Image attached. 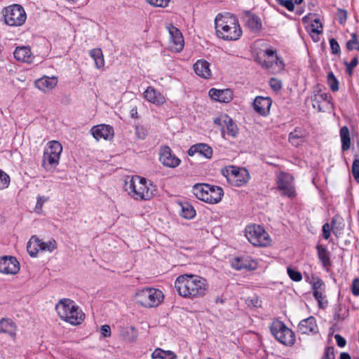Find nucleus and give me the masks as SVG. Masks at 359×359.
Segmentation results:
<instances>
[{
	"instance_id": "f257e3e1",
	"label": "nucleus",
	"mask_w": 359,
	"mask_h": 359,
	"mask_svg": "<svg viewBox=\"0 0 359 359\" xmlns=\"http://www.w3.org/2000/svg\"><path fill=\"white\" fill-rule=\"evenodd\" d=\"M175 287L181 297L194 299L206 295L208 292V283L203 277L186 273L177 278Z\"/></svg>"
},
{
	"instance_id": "f03ea898",
	"label": "nucleus",
	"mask_w": 359,
	"mask_h": 359,
	"mask_svg": "<svg viewBox=\"0 0 359 359\" xmlns=\"http://www.w3.org/2000/svg\"><path fill=\"white\" fill-rule=\"evenodd\" d=\"M215 24L216 34L222 39L236 41L242 35L237 20L229 13L218 15L215 20Z\"/></svg>"
},
{
	"instance_id": "7ed1b4c3",
	"label": "nucleus",
	"mask_w": 359,
	"mask_h": 359,
	"mask_svg": "<svg viewBox=\"0 0 359 359\" xmlns=\"http://www.w3.org/2000/svg\"><path fill=\"white\" fill-rule=\"evenodd\" d=\"M124 189L135 200H150L154 196V186L145 178L140 176L127 177L125 180Z\"/></svg>"
},
{
	"instance_id": "20e7f679",
	"label": "nucleus",
	"mask_w": 359,
	"mask_h": 359,
	"mask_svg": "<svg viewBox=\"0 0 359 359\" xmlns=\"http://www.w3.org/2000/svg\"><path fill=\"white\" fill-rule=\"evenodd\" d=\"M59 317L72 325L81 324L84 320V314L75 302L70 299H62L55 305Z\"/></svg>"
},
{
	"instance_id": "39448f33",
	"label": "nucleus",
	"mask_w": 359,
	"mask_h": 359,
	"mask_svg": "<svg viewBox=\"0 0 359 359\" xmlns=\"http://www.w3.org/2000/svg\"><path fill=\"white\" fill-rule=\"evenodd\" d=\"M193 193L198 199L211 204L219 203L224 196L221 187L207 184H195L193 187Z\"/></svg>"
},
{
	"instance_id": "423d86ee",
	"label": "nucleus",
	"mask_w": 359,
	"mask_h": 359,
	"mask_svg": "<svg viewBox=\"0 0 359 359\" xmlns=\"http://www.w3.org/2000/svg\"><path fill=\"white\" fill-rule=\"evenodd\" d=\"M137 303L144 307H154L158 306L163 300L164 296L158 289L147 287L137 290L135 294Z\"/></svg>"
},
{
	"instance_id": "0eeeda50",
	"label": "nucleus",
	"mask_w": 359,
	"mask_h": 359,
	"mask_svg": "<svg viewBox=\"0 0 359 359\" xmlns=\"http://www.w3.org/2000/svg\"><path fill=\"white\" fill-rule=\"evenodd\" d=\"M62 147L57 141H50L48 147L44 150L42 165L46 170L55 168L59 163Z\"/></svg>"
},
{
	"instance_id": "6e6552de",
	"label": "nucleus",
	"mask_w": 359,
	"mask_h": 359,
	"mask_svg": "<svg viewBox=\"0 0 359 359\" xmlns=\"http://www.w3.org/2000/svg\"><path fill=\"white\" fill-rule=\"evenodd\" d=\"M3 15L5 23L9 26H20L25 23L27 18L24 8L18 4L4 8Z\"/></svg>"
},
{
	"instance_id": "1a4fd4ad",
	"label": "nucleus",
	"mask_w": 359,
	"mask_h": 359,
	"mask_svg": "<svg viewBox=\"0 0 359 359\" xmlns=\"http://www.w3.org/2000/svg\"><path fill=\"white\" fill-rule=\"evenodd\" d=\"M245 236L255 246H266L270 243L269 234L259 225H250L245 229Z\"/></svg>"
},
{
	"instance_id": "9d476101",
	"label": "nucleus",
	"mask_w": 359,
	"mask_h": 359,
	"mask_svg": "<svg viewBox=\"0 0 359 359\" xmlns=\"http://www.w3.org/2000/svg\"><path fill=\"white\" fill-rule=\"evenodd\" d=\"M271 332L275 338L281 344L292 346L295 341L294 332L280 321L273 322L271 326Z\"/></svg>"
},
{
	"instance_id": "9b49d317",
	"label": "nucleus",
	"mask_w": 359,
	"mask_h": 359,
	"mask_svg": "<svg viewBox=\"0 0 359 359\" xmlns=\"http://www.w3.org/2000/svg\"><path fill=\"white\" fill-rule=\"evenodd\" d=\"M223 175L230 184L236 187H241L246 184L250 180V174L244 168L230 166L225 171H223Z\"/></svg>"
},
{
	"instance_id": "f8f14e48",
	"label": "nucleus",
	"mask_w": 359,
	"mask_h": 359,
	"mask_svg": "<svg viewBox=\"0 0 359 359\" xmlns=\"http://www.w3.org/2000/svg\"><path fill=\"white\" fill-rule=\"evenodd\" d=\"M276 183L282 195L290 198L294 196L295 191L293 186V177L290 175L283 172H279L276 177Z\"/></svg>"
},
{
	"instance_id": "ddd939ff",
	"label": "nucleus",
	"mask_w": 359,
	"mask_h": 359,
	"mask_svg": "<svg viewBox=\"0 0 359 359\" xmlns=\"http://www.w3.org/2000/svg\"><path fill=\"white\" fill-rule=\"evenodd\" d=\"M214 123L220 126L222 128V134L223 136L227 135L235 137L238 133V128L237 125L233 122L232 118L226 114H222L214 120Z\"/></svg>"
},
{
	"instance_id": "4468645a",
	"label": "nucleus",
	"mask_w": 359,
	"mask_h": 359,
	"mask_svg": "<svg viewBox=\"0 0 359 359\" xmlns=\"http://www.w3.org/2000/svg\"><path fill=\"white\" fill-rule=\"evenodd\" d=\"M168 29L170 36V50L176 53L180 52L184 46V38L182 33L177 27L172 25H170Z\"/></svg>"
},
{
	"instance_id": "2eb2a0df",
	"label": "nucleus",
	"mask_w": 359,
	"mask_h": 359,
	"mask_svg": "<svg viewBox=\"0 0 359 359\" xmlns=\"http://www.w3.org/2000/svg\"><path fill=\"white\" fill-rule=\"evenodd\" d=\"M159 160L163 165L168 168H176L180 163V160L172 153L170 148L168 146L161 147Z\"/></svg>"
},
{
	"instance_id": "dca6fc26",
	"label": "nucleus",
	"mask_w": 359,
	"mask_h": 359,
	"mask_svg": "<svg viewBox=\"0 0 359 359\" xmlns=\"http://www.w3.org/2000/svg\"><path fill=\"white\" fill-rule=\"evenodd\" d=\"M20 270L19 262L11 256L0 258V272L7 274H15Z\"/></svg>"
},
{
	"instance_id": "f3484780",
	"label": "nucleus",
	"mask_w": 359,
	"mask_h": 359,
	"mask_svg": "<svg viewBox=\"0 0 359 359\" xmlns=\"http://www.w3.org/2000/svg\"><path fill=\"white\" fill-rule=\"evenodd\" d=\"M231 264L236 270L246 269L252 271L257 268V262L248 257H235L232 259Z\"/></svg>"
},
{
	"instance_id": "a211bd4d",
	"label": "nucleus",
	"mask_w": 359,
	"mask_h": 359,
	"mask_svg": "<svg viewBox=\"0 0 359 359\" xmlns=\"http://www.w3.org/2000/svg\"><path fill=\"white\" fill-rule=\"evenodd\" d=\"M91 134L96 140H110L114 136V129L109 125H98L91 129Z\"/></svg>"
},
{
	"instance_id": "6ab92c4d",
	"label": "nucleus",
	"mask_w": 359,
	"mask_h": 359,
	"mask_svg": "<svg viewBox=\"0 0 359 359\" xmlns=\"http://www.w3.org/2000/svg\"><path fill=\"white\" fill-rule=\"evenodd\" d=\"M144 97L149 102L160 106L165 102V97L156 89L149 86L144 93Z\"/></svg>"
},
{
	"instance_id": "aec40b11",
	"label": "nucleus",
	"mask_w": 359,
	"mask_h": 359,
	"mask_svg": "<svg viewBox=\"0 0 359 359\" xmlns=\"http://www.w3.org/2000/svg\"><path fill=\"white\" fill-rule=\"evenodd\" d=\"M187 153L190 156H193L196 154H199L205 158L210 159L212 156V149L207 144L198 143L191 146Z\"/></svg>"
},
{
	"instance_id": "412c9836",
	"label": "nucleus",
	"mask_w": 359,
	"mask_h": 359,
	"mask_svg": "<svg viewBox=\"0 0 359 359\" xmlns=\"http://www.w3.org/2000/svg\"><path fill=\"white\" fill-rule=\"evenodd\" d=\"M272 101L269 97H257L255 98L253 106L255 110L262 116L269 114Z\"/></svg>"
},
{
	"instance_id": "4be33fe9",
	"label": "nucleus",
	"mask_w": 359,
	"mask_h": 359,
	"mask_svg": "<svg viewBox=\"0 0 359 359\" xmlns=\"http://www.w3.org/2000/svg\"><path fill=\"white\" fill-rule=\"evenodd\" d=\"M57 83L56 77L44 76L36 81L35 86L43 92H47L54 88Z\"/></svg>"
},
{
	"instance_id": "5701e85b",
	"label": "nucleus",
	"mask_w": 359,
	"mask_h": 359,
	"mask_svg": "<svg viewBox=\"0 0 359 359\" xmlns=\"http://www.w3.org/2000/svg\"><path fill=\"white\" fill-rule=\"evenodd\" d=\"M15 58L22 62L31 63L32 62V54L29 47H17L14 51Z\"/></svg>"
},
{
	"instance_id": "b1692460",
	"label": "nucleus",
	"mask_w": 359,
	"mask_h": 359,
	"mask_svg": "<svg viewBox=\"0 0 359 359\" xmlns=\"http://www.w3.org/2000/svg\"><path fill=\"white\" fill-rule=\"evenodd\" d=\"M194 69L197 75L204 79H209L211 76L210 64L205 60H198L194 65Z\"/></svg>"
},
{
	"instance_id": "393cba45",
	"label": "nucleus",
	"mask_w": 359,
	"mask_h": 359,
	"mask_svg": "<svg viewBox=\"0 0 359 359\" xmlns=\"http://www.w3.org/2000/svg\"><path fill=\"white\" fill-rule=\"evenodd\" d=\"M246 26L253 32H258L262 28L260 19L255 15L246 11L243 17Z\"/></svg>"
},
{
	"instance_id": "a878e982",
	"label": "nucleus",
	"mask_w": 359,
	"mask_h": 359,
	"mask_svg": "<svg viewBox=\"0 0 359 359\" xmlns=\"http://www.w3.org/2000/svg\"><path fill=\"white\" fill-rule=\"evenodd\" d=\"M298 330L302 334H309L316 332L317 325L314 317L302 320L298 325Z\"/></svg>"
},
{
	"instance_id": "bb28decb",
	"label": "nucleus",
	"mask_w": 359,
	"mask_h": 359,
	"mask_svg": "<svg viewBox=\"0 0 359 359\" xmlns=\"http://www.w3.org/2000/svg\"><path fill=\"white\" fill-rule=\"evenodd\" d=\"M0 333H6L13 338L16 335V326L15 323L9 319L2 318L0 320Z\"/></svg>"
},
{
	"instance_id": "cd10ccee",
	"label": "nucleus",
	"mask_w": 359,
	"mask_h": 359,
	"mask_svg": "<svg viewBox=\"0 0 359 359\" xmlns=\"http://www.w3.org/2000/svg\"><path fill=\"white\" fill-rule=\"evenodd\" d=\"M318 251V257L320 261L322 262L323 266L327 267L331 265V261L330 257V252L327 249L322 245H318L316 247Z\"/></svg>"
},
{
	"instance_id": "c85d7f7f",
	"label": "nucleus",
	"mask_w": 359,
	"mask_h": 359,
	"mask_svg": "<svg viewBox=\"0 0 359 359\" xmlns=\"http://www.w3.org/2000/svg\"><path fill=\"white\" fill-rule=\"evenodd\" d=\"M340 137L341 141V149L343 151H347L351 146V138L349 130L346 126H343L340 129Z\"/></svg>"
},
{
	"instance_id": "c756f323",
	"label": "nucleus",
	"mask_w": 359,
	"mask_h": 359,
	"mask_svg": "<svg viewBox=\"0 0 359 359\" xmlns=\"http://www.w3.org/2000/svg\"><path fill=\"white\" fill-rule=\"evenodd\" d=\"M90 57L94 60L95 66L97 69H100L104 65V60L102 51L100 48H94L90 52Z\"/></svg>"
},
{
	"instance_id": "7c9ffc66",
	"label": "nucleus",
	"mask_w": 359,
	"mask_h": 359,
	"mask_svg": "<svg viewBox=\"0 0 359 359\" xmlns=\"http://www.w3.org/2000/svg\"><path fill=\"white\" fill-rule=\"evenodd\" d=\"M121 336L128 342H135L138 337V332L134 327H130L122 330Z\"/></svg>"
},
{
	"instance_id": "2f4dec72",
	"label": "nucleus",
	"mask_w": 359,
	"mask_h": 359,
	"mask_svg": "<svg viewBox=\"0 0 359 359\" xmlns=\"http://www.w3.org/2000/svg\"><path fill=\"white\" fill-rule=\"evenodd\" d=\"M304 137V134L303 131L300 129H295L290 133L289 141L292 145L297 147L303 142Z\"/></svg>"
},
{
	"instance_id": "473e14b6",
	"label": "nucleus",
	"mask_w": 359,
	"mask_h": 359,
	"mask_svg": "<svg viewBox=\"0 0 359 359\" xmlns=\"http://www.w3.org/2000/svg\"><path fill=\"white\" fill-rule=\"evenodd\" d=\"M39 238L36 236H32L30 240L29 241L27 246V252L31 257H35L39 251H40L39 248Z\"/></svg>"
},
{
	"instance_id": "72a5a7b5",
	"label": "nucleus",
	"mask_w": 359,
	"mask_h": 359,
	"mask_svg": "<svg viewBox=\"0 0 359 359\" xmlns=\"http://www.w3.org/2000/svg\"><path fill=\"white\" fill-rule=\"evenodd\" d=\"M330 97V95H329V94L323 93L320 90H315L314 95L311 98L313 107L316 108V104L320 103L323 101L330 102L329 100Z\"/></svg>"
},
{
	"instance_id": "f704fd0d",
	"label": "nucleus",
	"mask_w": 359,
	"mask_h": 359,
	"mask_svg": "<svg viewBox=\"0 0 359 359\" xmlns=\"http://www.w3.org/2000/svg\"><path fill=\"white\" fill-rule=\"evenodd\" d=\"M180 215L186 219H192L196 215L193 206L188 203L181 204Z\"/></svg>"
},
{
	"instance_id": "c9c22d12",
	"label": "nucleus",
	"mask_w": 359,
	"mask_h": 359,
	"mask_svg": "<svg viewBox=\"0 0 359 359\" xmlns=\"http://www.w3.org/2000/svg\"><path fill=\"white\" fill-rule=\"evenodd\" d=\"M39 245L41 251L52 252L57 248V243L54 239L49 240L46 242L39 239Z\"/></svg>"
},
{
	"instance_id": "e433bc0d",
	"label": "nucleus",
	"mask_w": 359,
	"mask_h": 359,
	"mask_svg": "<svg viewBox=\"0 0 359 359\" xmlns=\"http://www.w3.org/2000/svg\"><path fill=\"white\" fill-rule=\"evenodd\" d=\"M327 83L332 92H337L339 90V81L332 72H328L327 76Z\"/></svg>"
},
{
	"instance_id": "4c0bfd02",
	"label": "nucleus",
	"mask_w": 359,
	"mask_h": 359,
	"mask_svg": "<svg viewBox=\"0 0 359 359\" xmlns=\"http://www.w3.org/2000/svg\"><path fill=\"white\" fill-rule=\"evenodd\" d=\"M219 102L228 103L233 99V92L230 89L219 90Z\"/></svg>"
},
{
	"instance_id": "58836bf2",
	"label": "nucleus",
	"mask_w": 359,
	"mask_h": 359,
	"mask_svg": "<svg viewBox=\"0 0 359 359\" xmlns=\"http://www.w3.org/2000/svg\"><path fill=\"white\" fill-rule=\"evenodd\" d=\"M257 61L262 65V67L269 69L276 65V59L267 58L262 60L261 57H257Z\"/></svg>"
},
{
	"instance_id": "ea45409f",
	"label": "nucleus",
	"mask_w": 359,
	"mask_h": 359,
	"mask_svg": "<svg viewBox=\"0 0 359 359\" xmlns=\"http://www.w3.org/2000/svg\"><path fill=\"white\" fill-rule=\"evenodd\" d=\"M10 184V177L5 172L0 169V189H4Z\"/></svg>"
},
{
	"instance_id": "a19ab883",
	"label": "nucleus",
	"mask_w": 359,
	"mask_h": 359,
	"mask_svg": "<svg viewBox=\"0 0 359 359\" xmlns=\"http://www.w3.org/2000/svg\"><path fill=\"white\" fill-rule=\"evenodd\" d=\"M264 56L266 57L267 58H271L276 59V65H277L278 67H283V62L279 60V58L275 55V51L272 49H267L265 50L264 53Z\"/></svg>"
},
{
	"instance_id": "79ce46f5",
	"label": "nucleus",
	"mask_w": 359,
	"mask_h": 359,
	"mask_svg": "<svg viewBox=\"0 0 359 359\" xmlns=\"http://www.w3.org/2000/svg\"><path fill=\"white\" fill-rule=\"evenodd\" d=\"M323 28V25L319 19H315L311 25V33H316V35H319L322 33V30L319 29Z\"/></svg>"
},
{
	"instance_id": "37998d69",
	"label": "nucleus",
	"mask_w": 359,
	"mask_h": 359,
	"mask_svg": "<svg viewBox=\"0 0 359 359\" xmlns=\"http://www.w3.org/2000/svg\"><path fill=\"white\" fill-rule=\"evenodd\" d=\"M289 277L294 281H300L302 279V276L300 272L293 270L288 267L287 269Z\"/></svg>"
},
{
	"instance_id": "c03bdc74",
	"label": "nucleus",
	"mask_w": 359,
	"mask_h": 359,
	"mask_svg": "<svg viewBox=\"0 0 359 359\" xmlns=\"http://www.w3.org/2000/svg\"><path fill=\"white\" fill-rule=\"evenodd\" d=\"M352 173L354 179L359 182V159H355L352 165Z\"/></svg>"
},
{
	"instance_id": "a18cd8bd",
	"label": "nucleus",
	"mask_w": 359,
	"mask_h": 359,
	"mask_svg": "<svg viewBox=\"0 0 359 359\" xmlns=\"http://www.w3.org/2000/svg\"><path fill=\"white\" fill-rule=\"evenodd\" d=\"M170 0H147V1L156 7H166Z\"/></svg>"
},
{
	"instance_id": "49530a36",
	"label": "nucleus",
	"mask_w": 359,
	"mask_h": 359,
	"mask_svg": "<svg viewBox=\"0 0 359 359\" xmlns=\"http://www.w3.org/2000/svg\"><path fill=\"white\" fill-rule=\"evenodd\" d=\"M358 63L357 57H354L351 62H345V65L346 66V71L349 75H351L353 73V69L357 66Z\"/></svg>"
},
{
	"instance_id": "de8ad7c7",
	"label": "nucleus",
	"mask_w": 359,
	"mask_h": 359,
	"mask_svg": "<svg viewBox=\"0 0 359 359\" xmlns=\"http://www.w3.org/2000/svg\"><path fill=\"white\" fill-rule=\"evenodd\" d=\"M276 1L281 6L285 7L288 11H292L294 8V5L292 0H276Z\"/></svg>"
},
{
	"instance_id": "09e8293b",
	"label": "nucleus",
	"mask_w": 359,
	"mask_h": 359,
	"mask_svg": "<svg viewBox=\"0 0 359 359\" xmlns=\"http://www.w3.org/2000/svg\"><path fill=\"white\" fill-rule=\"evenodd\" d=\"M337 17L339 23L344 25L347 19V11L346 10L339 8L337 11Z\"/></svg>"
},
{
	"instance_id": "8fccbe9b",
	"label": "nucleus",
	"mask_w": 359,
	"mask_h": 359,
	"mask_svg": "<svg viewBox=\"0 0 359 359\" xmlns=\"http://www.w3.org/2000/svg\"><path fill=\"white\" fill-rule=\"evenodd\" d=\"M330 45L333 54H337L340 52V47L336 39H331L330 40Z\"/></svg>"
},
{
	"instance_id": "3c124183",
	"label": "nucleus",
	"mask_w": 359,
	"mask_h": 359,
	"mask_svg": "<svg viewBox=\"0 0 359 359\" xmlns=\"http://www.w3.org/2000/svg\"><path fill=\"white\" fill-rule=\"evenodd\" d=\"M322 359H335L334 350L333 347H327Z\"/></svg>"
},
{
	"instance_id": "603ef678",
	"label": "nucleus",
	"mask_w": 359,
	"mask_h": 359,
	"mask_svg": "<svg viewBox=\"0 0 359 359\" xmlns=\"http://www.w3.org/2000/svg\"><path fill=\"white\" fill-rule=\"evenodd\" d=\"M47 201V198L42 197V196H38L37 197V202L35 207V211L37 213H40L42 210V207L45 201Z\"/></svg>"
},
{
	"instance_id": "864d4df0",
	"label": "nucleus",
	"mask_w": 359,
	"mask_h": 359,
	"mask_svg": "<svg viewBox=\"0 0 359 359\" xmlns=\"http://www.w3.org/2000/svg\"><path fill=\"white\" fill-rule=\"evenodd\" d=\"M351 292L353 295L359 296V278H355L351 285Z\"/></svg>"
},
{
	"instance_id": "5fc2aeb1",
	"label": "nucleus",
	"mask_w": 359,
	"mask_h": 359,
	"mask_svg": "<svg viewBox=\"0 0 359 359\" xmlns=\"http://www.w3.org/2000/svg\"><path fill=\"white\" fill-rule=\"evenodd\" d=\"M269 83L271 87L275 90H278L282 87L281 82L276 79H271L269 81Z\"/></svg>"
},
{
	"instance_id": "6e6d98bb",
	"label": "nucleus",
	"mask_w": 359,
	"mask_h": 359,
	"mask_svg": "<svg viewBox=\"0 0 359 359\" xmlns=\"http://www.w3.org/2000/svg\"><path fill=\"white\" fill-rule=\"evenodd\" d=\"M219 90L215 89V88H211L209 90V96L211 97V99L218 101L219 100Z\"/></svg>"
},
{
	"instance_id": "4d7b16f0",
	"label": "nucleus",
	"mask_w": 359,
	"mask_h": 359,
	"mask_svg": "<svg viewBox=\"0 0 359 359\" xmlns=\"http://www.w3.org/2000/svg\"><path fill=\"white\" fill-rule=\"evenodd\" d=\"M323 284V283L321 279L318 278H313V281L312 283V289L313 291H316V290H320Z\"/></svg>"
},
{
	"instance_id": "13d9d810",
	"label": "nucleus",
	"mask_w": 359,
	"mask_h": 359,
	"mask_svg": "<svg viewBox=\"0 0 359 359\" xmlns=\"http://www.w3.org/2000/svg\"><path fill=\"white\" fill-rule=\"evenodd\" d=\"M101 332L104 337H109L111 336V328L108 325H104L101 327Z\"/></svg>"
},
{
	"instance_id": "bf43d9fd",
	"label": "nucleus",
	"mask_w": 359,
	"mask_h": 359,
	"mask_svg": "<svg viewBox=\"0 0 359 359\" xmlns=\"http://www.w3.org/2000/svg\"><path fill=\"white\" fill-rule=\"evenodd\" d=\"M323 236L325 239H328L330 236V225L327 223H325L323 226Z\"/></svg>"
},
{
	"instance_id": "052dcab7",
	"label": "nucleus",
	"mask_w": 359,
	"mask_h": 359,
	"mask_svg": "<svg viewBox=\"0 0 359 359\" xmlns=\"http://www.w3.org/2000/svg\"><path fill=\"white\" fill-rule=\"evenodd\" d=\"M334 338L336 339L337 344L339 347H344L346 345V340L344 337H342L339 334H336L334 336Z\"/></svg>"
},
{
	"instance_id": "680f3d73",
	"label": "nucleus",
	"mask_w": 359,
	"mask_h": 359,
	"mask_svg": "<svg viewBox=\"0 0 359 359\" xmlns=\"http://www.w3.org/2000/svg\"><path fill=\"white\" fill-rule=\"evenodd\" d=\"M313 296L316 298V299L318 300L319 304L320 305L321 301L324 297L322 291L316 290V291H313Z\"/></svg>"
},
{
	"instance_id": "e2e57ef3",
	"label": "nucleus",
	"mask_w": 359,
	"mask_h": 359,
	"mask_svg": "<svg viewBox=\"0 0 359 359\" xmlns=\"http://www.w3.org/2000/svg\"><path fill=\"white\" fill-rule=\"evenodd\" d=\"M130 114H131V116L134 118H138V113H137V108H133L131 109V111H130Z\"/></svg>"
},
{
	"instance_id": "0e129e2a",
	"label": "nucleus",
	"mask_w": 359,
	"mask_h": 359,
	"mask_svg": "<svg viewBox=\"0 0 359 359\" xmlns=\"http://www.w3.org/2000/svg\"><path fill=\"white\" fill-rule=\"evenodd\" d=\"M351 43H353V44H356L358 43V39H357V35L355 33H353L351 34V39L350 40Z\"/></svg>"
},
{
	"instance_id": "69168bd1",
	"label": "nucleus",
	"mask_w": 359,
	"mask_h": 359,
	"mask_svg": "<svg viewBox=\"0 0 359 359\" xmlns=\"http://www.w3.org/2000/svg\"><path fill=\"white\" fill-rule=\"evenodd\" d=\"M339 359H351V356L348 353L344 352L340 354Z\"/></svg>"
},
{
	"instance_id": "338daca9",
	"label": "nucleus",
	"mask_w": 359,
	"mask_h": 359,
	"mask_svg": "<svg viewBox=\"0 0 359 359\" xmlns=\"http://www.w3.org/2000/svg\"><path fill=\"white\" fill-rule=\"evenodd\" d=\"M353 43L351 42V41H348L346 42V48L348 50H352L354 47H353Z\"/></svg>"
},
{
	"instance_id": "774afa93",
	"label": "nucleus",
	"mask_w": 359,
	"mask_h": 359,
	"mask_svg": "<svg viewBox=\"0 0 359 359\" xmlns=\"http://www.w3.org/2000/svg\"><path fill=\"white\" fill-rule=\"evenodd\" d=\"M310 34H311V36L312 37V39H313L314 41H319V35H316V33H311V32L310 31Z\"/></svg>"
}]
</instances>
